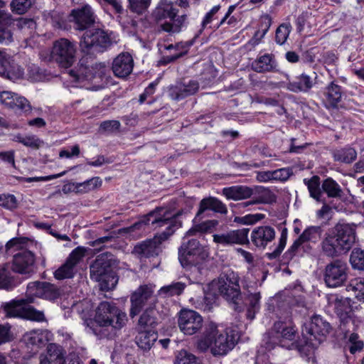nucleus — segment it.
Returning a JSON list of instances; mask_svg holds the SVG:
<instances>
[{"instance_id": "obj_29", "label": "nucleus", "mask_w": 364, "mask_h": 364, "mask_svg": "<svg viewBox=\"0 0 364 364\" xmlns=\"http://www.w3.org/2000/svg\"><path fill=\"white\" fill-rule=\"evenodd\" d=\"M33 302L32 296L26 299H14L9 302L4 303L2 307L5 311L6 318L23 317L26 304Z\"/></svg>"}, {"instance_id": "obj_14", "label": "nucleus", "mask_w": 364, "mask_h": 364, "mask_svg": "<svg viewBox=\"0 0 364 364\" xmlns=\"http://www.w3.org/2000/svg\"><path fill=\"white\" fill-rule=\"evenodd\" d=\"M348 266L341 259L328 263L324 270V282L328 287L335 288L343 285L348 277Z\"/></svg>"}, {"instance_id": "obj_44", "label": "nucleus", "mask_w": 364, "mask_h": 364, "mask_svg": "<svg viewBox=\"0 0 364 364\" xmlns=\"http://www.w3.org/2000/svg\"><path fill=\"white\" fill-rule=\"evenodd\" d=\"M353 331L347 334L344 332V338L347 340L346 348H348L350 353L355 354L363 348V342L359 340L358 335Z\"/></svg>"}, {"instance_id": "obj_38", "label": "nucleus", "mask_w": 364, "mask_h": 364, "mask_svg": "<svg viewBox=\"0 0 364 364\" xmlns=\"http://www.w3.org/2000/svg\"><path fill=\"white\" fill-rule=\"evenodd\" d=\"M321 189L328 198H341L343 195L341 187L332 178H328L323 181Z\"/></svg>"}, {"instance_id": "obj_3", "label": "nucleus", "mask_w": 364, "mask_h": 364, "mask_svg": "<svg viewBox=\"0 0 364 364\" xmlns=\"http://www.w3.org/2000/svg\"><path fill=\"white\" fill-rule=\"evenodd\" d=\"M127 321L126 313L114 303L102 301L96 310L95 321L98 326L90 329L99 338H111L116 331L126 325Z\"/></svg>"}, {"instance_id": "obj_50", "label": "nucleus", "mask_w": 364, "mask_h": 364, "mask_svg": "<svg viewBox=\"0 0 364 364\" xmlns=\"http://www.w3.org/2000/svg\"><path fill=\"white\" fill-rule=\"evenodd\" d=\"M148 214L142 220L136 222L134 225L124 228L125 232L133 234L134 237H139L145 230L146 226L151 225V220H147Z\"/></svg>"}, {"instance_id": "obj_21", "label": "nucleus", "mask_w": 364, "mask_h": 364, "mask_svg": "<svg viewBox=\"0 0 364 364\" xmlns=\"http://www.w3.org/2000/svg\"><path fill=\"white\" fill-rule=\"evenodd\" d=\"M70 21L74 22L77 30H85L95 21V16L90 6L86 4L81 8L73 9L70 15Z\"/></svg>"}, {"instance_id": "obj_47", "label": "nucleus", "mask_w": 364, "mask_h": 364, "mask_svg": "<svg viewBox=\"0 0 364 364\" xmlns=\"http://www.w3.org/2000/svg\"><path fill=\"white\" fill-rule=\"evenodd\" d=\"M218 295V291L210 289L208 286V290L204 292L203 301L199 304V308L205 311H210L216 305Z\"/></svg>"}, {"instance_id": "obj_39", "label": "nucleus", "mask_w": 364, "mask_h": 364, "mask_svg": "<svg viewBox=\"0 0 364 364\" xmlns=\"http://www.w3.org/2000/svg\"><path fill=\"white\" fill-rule=\"evenodd\" d=\"M333 157L336 161L350 164L356 159L357 152L353 148L348 146L334 150Z\"/></svg>"}, {"instance_id": "obj_57", "label": "nucleus", "mask_w": 364, "mask_h": 364, "mask_svg": "<svg viewBox=\"0 0 364 364\" xmlns=\"http://www.w3.org/2000/svg\"><path fill=\"white\" fill-rule=\"evenodd\" d=\"M0 206L9 210H14L18 207L16 198L11 194H0Z\"/></svg>"}, {"instance_id": "obj_62", "label": "nucleus", "mask_w": 364, "mask_h": 364, "mask_svg": "<svg viewBox=\"0 0 364 364\" xmlns=\"http://www.w3.org/2000/svg\"><path fill=\"white\" fill-rule=\"evenodd\" d=\"M23 144L33 149H38L44 144V142L35 135H27L24 137Z\"/></svg>"}, {"instance_id": "obj_63", "label": "nucleus", "mask_w": 364, "mask_h": 364, "mask_svg": "<svg viewBox=\"0 0 364 364\" xmlns=\"http://www.w3.org/2000/svg\"><path fill=\"white\" fill-rule=\"evenodd\" d=\"M264 218V215L261 213L249 214L242 218H235V221H238L242 224L252 225Z\"/></svg>"}, {"instance_id": "obj_32", "label": "nucleus", "mask_w": 364, "mask_h": 364, "mask_svg": "<svg viewBox=\"0 0 364 364\" xmlns=\"http://www.w3.org/2000/svg\"><path fill=\"white\" fill-rule=\"evenodd\" d=\"M252 68L259 73L275 71L277 63L274 56L268 53L261 55L252 62Z\"/></svg>"}, {"instance_id": "obj_10", "label": "nucleus", "mask_w": 364, "mask_h": 364, "mask_svg": "<svg viewBox=\"0 0 364 364\" xmlns=\"http://www.w3.org/2000/svg\"><path fill=\"white\" fill-rule=\"evenodd\" d=\"M203 259V247L196 239L183 242L178 250L179 262L187 269H198Z\"/></svg>"}, {"instance_id": "obj_53", "label": "nucleus", "mask_w": 364, "mask_h": 364, "mask_svg": "<svg viewBox=\"0 0 364 364\" xmlns=\"http://www.w3.org/2000/svg\"><path fill=\"white\" fill-rule=\"evenodd\" d=\"M23 318L37 322L46 321L43 311H38L28 304L26 306Z\"/></svg>"}, {"instance_id": "obj_30", "label": "nucleus", "mask_w": 364, "mask_h": 364, "mask_svg": "<svg viewBox=\"0 0 364 364\" xmlns=\"http://www.w3.org/2000/svg\"><path fill=\"white\" fill-rule=\"evenodd\" d=\"M314 78L302 73L297 76L295 80L289 81L287 84V89L293 92H308L315 85L316 74L314 73Z\"/></svg>"}, {"instance_id": "obj_45", "label": "nucleus", "mask_w": 364, "mask_h": 364, "mask_svg": "<svg viewBox=\"0 0 364 364\" xmlns=\"http://www.w3.org/2000/svg\"><path fill=\"white\" fill-rule=\"evenodd\" d=\"M186 284L177 282L169 285L161 287L159 291V294L164 297H170L180 295L184 290Z\"/></svg>"}, {"instance_id": "obj_19", "label": "nucleus", "mask_w": 364, "mask_h": 364, "mask_svg": "<svg viewBox=\"0 0 364 364\" xmlns=\"http://www.w3.org/2000/svg\"><path fill=\"white\" fill-rule=\"evenodd\" d=\"M24 69L14 62L6 52L0 49V76L10 80L23 78Z\"/></svg>"}, {"instance_id": "obj_17", "label": "nucleus", "mask_w": 364, "mask_h": 364, "mask_svg": "<svg viewBox=\"0 0 364 364\" xmlns=\"http://www.w3.org/2000/svg\"><path fill=\"white\" fill-rule=\"evenodd\" d=\"M85 249L84 247H77L74 249L69 255L65 262L55 271V278L61 280L73 277L75 274V267L85 257Z\"/></svg>"}, {"instance_id": "obj_12", "label": "nucleus", "mask_w": 364, "mask_h": 364, "mask_svg": "<svg viewBox=\"0 0 364 364\" xmlns=\"http://www.w3.org/2000/svg\"><path fill=\"white\" fill-rule=\"evenodd\" d=\"M154 285H140L130 296L131 308L129 316L134 318L145 306L154 307L157 299L154 294Z\"/></svg>"}, {"instance_id": "obj_46", "label": "nucleus", "mask_w": 364, "mask_h": 364, "mask_svg": "<svg viewBox=\"0 0 364 364\" xmlns=\"http://www.w3.org/2000/svg\"><path fill=\"white\" fill-rule=\"evenodd\" d=\"M36 3V0H12L10 3L11 11L18 15L26 14Z\"/></svg>"}, {"instance_id": "obj_56", "label": "nucleus", "mask_w": 364, "mask_h": 364, "mask_svg": "<svg viewBox=\"0 0 364 364\" xmlns=\"http://www.w3.org/2000/svg\"><path fill=\"white\" fill-rule=\"evenodd\" d=\"M14 339V336L11 331V326L8 323H0V345L11 342Z\"/></svg>"}, {"instance_id": "obj_55", "label": "nucleus", "mask_w": 364, "mask_h": 364, "mask_svg": "<svg viewBox=\"0 0 364 364\" xmlns=\"http://www.w3.org/2000/svg\"><path fill=\"white\" fill-rule=\"evenodd\" d=\"M291 31V26L289 24H281L276 31L275 41L279 45H283Z\"/></svg>"}, {"instance_id": "obj_1", "label": "nucleus", "mask_w": 364, "mask_h": 364, "mask_svg": "<svg viewBox=\"0 0 364 364\" xmlns=\"http://www.w3.org/2000/svg\"><path fill=\"white\" fill-rule=\"evenodd\" d=\"M183 210L173 213L165 208H158L148 214L147 220H151L154 228L165 227V230L153 239L146 240L134 247L135 253L145 257L158 255L161 244L182 225Z\"/></svg>"}, {"instance_id": "obj_16", "label": "nucleus", "mask_w": 364, "mask_h": 364, "mask_svg": "<svg viewBox=\"0 0 364 364\" xmlns=\"http://www.w3.org/2000/svg\"><path fill=\"white\" fill-rule=\"evenodd\" d=\"M0 102L6 108L19 114L27 115L32 111L31 105L26 97L10 91L0 92Z\"/></svg>"}, {"instance_id": "obj_23", "label": "nucleus", "mask_w": 364, "mask_h": 364, "mask_svg": "<svg viewBox=\"0 0 364 364\" xmlns=\"http://www.w3.org/2000/svg\"><path fill=\"white\" fill-rule=\"evenodd\" d=\"M276 231L269 225H262L255 228L251 234L250 239L252 244L259 249H265L275 238Z\"/></svg>"}, {"instance_id": "obj_54", "label": "nucleus", "mask_w": 364, "mask_h": 364, "mask_svg": "<svg viewBox=\"0 0 364 364\" xmlns=\"http://www.w3.org/2000/svg\"><path fill=\"white\" fill-rule=\"evenodd\" d=\"M129 8L136 14H144L149 7L151 0H128Z\"/></svg>"}, {"instance_id": "obj_48", "label": "nucleus", "mask_w": 364, "mask_h": 364, "mask_svg": "<svg viewBox=\"0 0 364 364\" xmlns=\"http://www.w3.org/2000/svg\"><path fill=\"white\" fill-rule=\"evenodd\" d=\"M260 298L261 296L259 292L250 294L247 296L248 307L246 316L250 320H252L255 318V314L259 309Z\"/></svg>"}, {"instance_id": "obj_7", "label": "nucleus", "mask_w": 364, "mask_h": 364, "mask_svg": "<svg viewBox=\"0 0 364 364\" xmlns=\"http://www.w3.org/2000/svg\"><path fill=\"white\" fill-rule=\"evenodd\" d=\"M239 281L238 274L228 269L209 284V289L217 291L226 300L235 304L241 294Z\"/></svg>"}, {"instance_id": "obj_13", "label": "nucleus", "mask_w": 364, "mask_h": 364, "mask_svg": "<svg viewBox=\"0 0 364 364\" xmlns=\"http://www.w3.org/2000/svg\"><path fill=\"white\" fill-rule=\"evenodd\" d=\"M269 333L270 341L274 343H277L288 349H291L296 346L294 342L297 337V332L293 326L288 325L282 321H277Z\"/></svg>"}, {"instance_id": "obj_27", "label": "nucleus", "mask_w": 364, "mask_h": 364, "mask_svg": "<svg viewBox=\"0 0 364 364\" xmlns=\"http://www.w3.org/2000/svg\"><path fill=\"white\" fill-rule=\"evenodd\" d=\"M331 325L323 320L320 316H314L308 327H306V332L313 336L318 343L322 342L329 333Z\"/></svg>"}, {"instance_id": "obj_11", "label": "nucleus", "mask_w": 364, "mask_h": 364, "mask_svg": "<svg viewBox=\"0 0 364 364\" xmlns=\"http://www.w3.org/2000/svg\"><path fill=\"white\" fill-rule=\"evenodd\" d=\"M76 46L67 38H60L53 42L50 52V58L65 68H70L75 61Z\"/></svg>"}, {"instance_id": "obj_33", "label": "nucleus", "mask_w": 364, "mask_h": 364, "mask_svg": "<svg viewBox=\"0 0 364 364\" xmlns=\"http://www.w3.org/2000/svg\"><path fill=\"white\" fill-rule=\"evenodd\" d=\"M199 89V83L196 80H188L178 84L172 90L175 100H181L194 95Z\"/></svg>"}, {"instance_id": "obj_61", "label": "nucleus", "mask_w": 364, "mask_h": 364, "mask_svg": "<svg viewBox=\"0 0 364 364\" xmlns=\"http://www.w3.org/2000/svg\"><path fill=\"white\" fill-rule=\"evenodd\" d=\"M178 364H198L196 357L186 350H181L177 356Z\"/></svg>"}, {"instance_id": "obj_4", "label": "nucleus", "mask_w": 364, "mask_h": 364, "mask_svg": "<svg viewBox=\"0 0 364 364\" xmlns=\"http://www.w3.org/2000/svg\"><path fill=\"white\" fill-rule=\"evenodd\" d=\"M355 242V229L348 224H337L325 233L321 242V252L333 258L348 252Z\"/></svg>"}, {"instance_id": "obj_37", "label": "nucleus", "mask_w": 364, "mask_h": 364, "mask_svg": "<svg viewBox=\"0 0 364 364\" xmlns=\"http://www.w3.org/2000/svg\"><path fill=\"white\" fill-rule=\"evenodd\" d=\"M23 341L27 345L41 347L48 342L47 333L42 330H33L24 334Z\"/></svg>"}, {"instance_id": "obj_18", "label": "nucleus", "mask_w": 364, "mask_h": 364, "mask_svg": "<svg viewBox=\"0 0 364 364\" xmlns=\"http://www.w3.org/2000/svg\"><path fill=\"white\" fill-rule=\"evenodd\" d=\"M249 228H242L223 234H215L213 235V242L223 246L247 245L249 243Z\"/></svg>"}, {"instance_id": "obj_31", "label": "nucleus", "mask_w": 364, "mask_h": 364, "mask_svg": "<svg viewBox=\"0 0 364 364\" xmlns=\"http://www.w3.org/2000/svg\"><path fill=\"white\" fill-rule=\"evenodd\" d=\"M64 355L60 346L50 343L46 355H41L39 364H63Z\"/></svg>"}, {"instance_id": "obj_51", "label": "nucleus", "mask_w": 364, "mask_h": 364, "mask_svg": "<svg viewBox=\"0 0 364 364\" xmlns=\"http://www.w3.org/2000/svg\"><path fill=\"white\" fill-rule=\"evenodd\" d=\"M350 262L353 269L364 270V250L354 249L350 256Z\"/></svg>"}, {"instance_id": "obj_34", "label": "nucleus", "mask_w": 364, "mask_h": 364, "mask_svg": "<svg viewBox=\"0 0 364 364\" xmlns=\"http://www.w3.org/2000/svg\"><path fill=\"white\" fill-rule=\"evenodd\" d=\"M157 338V333L154 331L138 328L135 341L139 348L144 350H149L154 346Z\"/></svg>"}, {"instance_id": "obj_52", "label": "nucleus", "mask_w": 364, "mask_h": 364, "mask_svg": "<svg viewBox=\"0 0 364 364\" xmlns=\"http://www.w3.org/2000/svg\"><path fill=\"white\" fill-rule=\"evenodd\" d=\"M348 291L354 292L355 296L359 300L364 301V282L363 278L355 279L353 280L349 285L347 286Z\"/></svg>"}, {"instance_id": "obj_8", "label": "nucleus", "mask_w": 364, "mask_h": 364, "mask_svg": "<svg viewBox=\"0 0 364 364\" xmlns=\"http://www.w3.org/2000/svg\"><path fill=\"white\" fill-rule=\"evenodd\" d=\"M117 41L112 32L101 28L87 31L81 38L80 46L84 53H102Z\"/></svg>"}, {"instance_id": "obj_5", "label": "nucleus", "mask_w": 364, "mask_h": 364, "mask_svg": "<svg viewBox=\"0 0 364 364\" xmlns=\"http://www.w3.org/2000/svg\"><path fill=\"white\" fill-rule=\"evenodd\" d=\"M115 262L113 255L103 253L99 255L90 267V278L99 282L102 291L112 290L117 284L118 278L113 270Z\"/></svg>"}, {"instance_id": "obj_42", "label": "nucleus", "mask_w": 364, "mask_h": 364, "mask_svg": "<svg viewBox=\"0 0 364 364\" xmlns=\"http://www.w3.org/2000/svg\"><path fill=\"white\" fill-rule=\"evenodd\" d=\"M304 183L308 188L310 196L316 201H321L322 193L320 187V178L318 176H314L309 179L304 178Z\"/></svg>"}, {"instance_id": "obj_58", "label": "nucleus", "mask_w": 364, "mask_h": 364, "mask_svg": "<svg viewBox=\"0 0 364 364\" xmlns=\"http://www.w3.org/2000/svg\"><path fill=\"white\" fill-rule=\"evenodd\" d=\"M287 240V229L284 228L282 230L281 235L279 237V243L274 250L269 254V258H276L280 255L282 252L284 250Z\"/></svg>"}, {"instance_id": "obj_41", "label": "nucleus", "mask_w": 364, "mask_h": 364, "mask_svg": "<svg viewBox=\"0 0 364 364\" xmlns=\"http://www.w3.org/2000/svg\"><path fill=\"white\" fill-rule=\"evenodd\" d=\"M194 223V225L187 231L186 235H195L197 233H206L213 231L218 225L216 220H208L203 223Z\"/></svg>"}, {"instance_id": "obj_24", "label": "nucleus", "mask_w": 364, "mask_h": 364, "mask_svg": "<svg viewBox=\"0 0 364 364\" xmlns=\"http://www.w3.org/2000/svg\"><path fill=\"white\" fill-rule=\"evenodd\" d=\"M208 210H212L220 214H226L228 212L225 205L218 198L215 197L205 198L199 203V208L193 222H200L205 217H208V215L205 214V212Z\"/></svg>"}, {"instance_id": "obj_26", "label": "nucleus", "mask_w": 364, "mask_h": 364, "mask_svg": "<svg viewBox=\"0 0 364 364\" xmlns=\"http://www.w3.org/2000/svg\"><path fill=\"white\" fill-rule=\"evenodd\" d=\"M5 9L6 3L0 0V43L8 45L13 41V33L9 28L12 24V17Z\"/></svg>"}, {"instance_id": "obj_36", "label": "nucleus", "mask_w": 364, "mask_h": 364, "mask_svg": "<svg viewBox=\"0 0 364 364\" xmlns=\"http://www.w3.org/2000/svg\"><path fill=\"white\" fill-rule=\"evenodd\" d=\"M223 193L229 199L242 200L251 197L253 190L247 186H232L223 188Z\"/></svg>"}, {"instance_id": "obj_25", "label": "nucleus", "mask_w": 364, "mask_h": 364, "mask_svg": "<svg viewBox=\"0 0 364 364\" xmlns=\"http://www.w3.org/2000/svg\"><path fill=\"white\" fill-rule=\"evenodd\" d=\"M134 68V60L129 53L119 54L112 62V70L114 75L119 78L129 76Z\"/></svg>"}, {"instance_id": "obj_35", "label": "nucleus", "mask_w": 364, "mask_h": 364, "mask_svg": "<svg viewBox=\"0 0 364 364\" xmlns=\"http://www.w3.org/2000/svg\"><path fill=\"white\" fill-rule=\"evenodd\" d=\"M324 95L326 106L336 107L342 98L341 88L334 82H331L326 87Z\"/></svg>"}, {"instance_id": "obj_28", "label": "nucleus", "mask_w": 364, "mask_h": 364, "mask_svg": "<svg viewBox=\"0 0 364 364\" xmlns=\"http://www.w3.org/2000/svg\"><path fill=\"white\" fill-rule=\"evenodd\" d=\"M69 74L75 78V81L81 80H91L96 74V65L90 60L89 57H82L77 67L75 70H70Z\"/></svg>"}, {"instance_id": "obj_9", "label": "nucleus", "mask_w": 364, "mask_h": 364, "mask_svg": "<svg viewBox=\"0 0 364 364\" xmlns=\"http://www.w3.org/2000/svg\"><path fill=\"white\" fill-rule=\"evenodd\" d=\"M328 305L334 309L340 318V330L346 334L355 331L356 321L351 316L350 301L348 298L332 294L328 297Z\"/></svg>"}, {"instance_id": "obj_60", "label": "nucleus", "mask_w": 364, "mask_h": 364, "mask_svg": "<svg viewBox=\"0 0 364 364\" xmlns=\"http://www.w3.org/2000/svg\"><path fill=\"white\" fill-rule=\"evenodd\" d=\"M260 193H262L257 198L252 202H249L250 204L255 203H268L273 201L275 198L274 195L268 188H262Z\"/></svg>"}, {"instance_id": "obj_43", "label": "nucleus", "mask_w": 364, "mask_h": 364, "mask_svg": "<svg viewBox=\"0 0 364 364\" xmlns=\"http://www.w3.org/2000/svg\"><path fill=\"white\" fill-rule=\"evenodd\" d=\"M156 323L155 311L154 307L149 306L140 316L138 321V328L145 329L148 326H152Z\"/></svg>"}, {"instance_id": "obj_40", "label": "nucleus", "mask_w": 364, "mask_h": 364, "mask_svg": "<svg viewBox=\"0 0 364 364\" xmlns=\"http://www.w3.org/2000/svg\"><path fill=\"white\" fill-rule=\"evenodd\" d=\"M323 228L321 226H309L300 235V240L305 242L316 243L321 237Z\"/></svg>"}, {"instance_id": "obj_15", "label": "nucleus", "mask_w": 364, "mask_h": 364, "mask_svg": "<svg viewBox=\"0 0 364 364\" xmlns=\"http://www.w3.org/2000/svg\"><path fill=\"white\" fill-rule=\"evenodd\" d=\"M203 318L196 311L182 309L179 312L178 324L180 330L186 335H193L199 331L203 326Z\"/></svg>"}, {"instance_id": "obj_6", "label": "nucleus", "mask_w": 364, "mask_h": 364, "mask_svg": "<svg viewBox=\"0 0 364 364\" xmlns=\"http://www.w3.org/2000/svg\"><path fill=\"white\" fill-rule=\"evenodd\" d=\"M178 10L174 8L171 0H161L154 11V16L158 21L169 18V21L159 25L160 28L166 32L176 33L181 31L187 19L186 14L177 16Z\"/></svg>"}, {"instance_id": "obj_20", "label": "nucleus", "mask_w": 364, "mask_h": 364, "mask_svg": "<svg viewBox=\"0 0 364 364\" xmlns=\"http://www.w3.org/2000/svg\"><path fill=\"white\" fill-rule=\"evenodd\" d=\"M27 293L47 300H55L60 294L59 289L55 285L41 282H30L27 287Z\"/></svg>"}, {"instance_id": "obj_59", "label": "nucleus", "mask_w": 364, "mask_h": 364, "mask_svg": "<svg viewBox=\"0 0 364 364\" xmlns=\"http://www.w3.org/2000/svg\"><path fill=\"white\" fill-rule=\"evenodd\" d=\"M293 174L290 168H282L272 171L273 181H286Z\"/></svg>"}, {"instance_id": "obj_49", "label": "nucleus", "mask_w": 364, "mask_h": 364, "mask_svg": "<svg viewBox=\"0 0 364 364\" xmlns=\"http://www.w3.org/2000/svg\"><path fill=\"white\" fill-rule=\"evenodd\" d=\"M76 193H85L90 192L102 185L99 177H93L82 183H75Z\"/></svg>"}, {"instance_id": "obj_2", "label": "nucleus", "mask_w": 364, "mask_h": 364, "mask_svg": "<svg viewBox=\"0 0 364 364\" xmlns=\"http://www.w3.org/2000/svg\"><path fill=\"white\" fill-rule=\"evenodd\" d=\"M238 339L239 336L235 331L227 328L220 331L216 324L210 323L198 340L197 348L200 352L210 350L213 356H224L234 348Z\"/></svg>"}, {"instance_id": "obj_64", "label": "nucleus", "mask_w": 364, "mask_h": 364, "mask_svg": "<svg viewBox=\"0 0 364 364\" xmlns=\"http://www.w3.org/2000/svg\"><path fill=\"white\" fill-rule=\"evenodd\" d=\"M120 125L118 120H107L100 124V129L105 132H113L117 131Z\"/></svg>"}, {"instance_id": "obj_22", "label": "nucleus", "mask_w": 364, "mask_h": 364, "mask_svg": "<svg viewBox=\"0 0 364 364\" xmlns=\"http://www.w3.org/2000/svg\"><path fill=\"white\" fill-rule=\"evenodd\" d=\"M35 260L32 252L23 250L14 256L11 269L21 274H30L34 272Z\"/></svg>"}]
</instances>
